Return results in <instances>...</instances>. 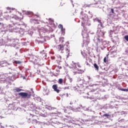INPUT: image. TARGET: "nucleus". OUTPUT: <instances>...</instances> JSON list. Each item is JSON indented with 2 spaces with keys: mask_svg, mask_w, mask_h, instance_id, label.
<instances>
[{
  "mask_svg": "<svg viewBox=\"0 0 128 128\" xmlns=\"http://www.w3.org/2000/svg\"><path fill=\"white\" fill-rule=\"evenodd\" d=\"M82 34L83 36V44L86 46L90 44V37H88V34L84 32H82Z\"/></svg>",
  "mask_w": 128,
  "mask_h": 128,
  "instance_id": "nucleus-1",
  "label": "nucleus"
},
{
  "mask_svg": "<svg viewBox=\"0 0 128 128\" xmlns=\"http://www.w3.org/2000/svg\"><path fill=\"white\" fill-rule=\"evenodd\" d=\"M90 94H92V92H90L88 93V96H90Z\"/></svg>",
  "mask_w": 128,
  "mask_h": 128,
  "instance_id": "nucleus-25",
  "label": "nucleus"
},
{
  "mask_svg": "<svg viewBox=\"0 0 128 128\" xmlns=\"http://www.w3.org/2000/svg\"><path fill=\"white\" fill-rule=\"evenodd\" d=\"M66 46H67V48H65V50L66 52V54H70V49L68 48V46L66 45Z\"/></svg>",
  "mask_w": 128,
  "mask_h": 128,
  "instance_id": "nucleus-7",
  "label": "nucleus"
},
{
  "mask_svg": "<svg viewBox=\"0 0 128 128\" xmlns=\"http://www.w3.org/2000/svg\"><path fill=\"white\" fill-rule=\"evenodd\" d=\"M58 28H60L62 30H64V26H62V24H59Z\"/></svg>",
  "mask_w": 128,
  "mask_h": 128,
  "instance_id": "nucleus-11",
  "label": "nucleus"
},
{
  "mask_svg": "<svg viewBox=\"0 0 128 128\" xmlns=\"http://www.w3.org/2000/svg\"><path fill=\"white\" fill-rule=\"evenodd\" d=\"M66 44L64 45L60 44L58 46V48L59 50H62H62H64V48H66Z\"/></svg>",
  "mask_w": 128,
  "mask_h": 128,
  "instance_id": "nucleus-5",
  "label": "nucleus"
},
{
  "mask_svg": "<svg viewBox=\"0 0 128 128\" xmlns=\"http://www.w3.org/2000/svg\"><path fill=\"white\" fill-rule=\"evenodd\" d=\"M82 26L83 28H84V24L82 23Z\"/></svg>",
  "mask_w": 128,
  "mask_h": 128,
  "instance_id": "nucleus-21",
  "label": "nucleus"
},
{
  "mask_svg": "<svg viewBox=\"0 0 128 128\" xmlns=\"http://www.w3.org/2000/svg\"><path fill=\"white\" fill-rule=\"evenodd\" d=\"M107 56H108V54L107 55Z\"/></svg>",
  "mask_w": 128,
  "mask_h": 128,
  "instance_id": "nucleus-30",
  "label": "nucleus"
},
{
  "mask_svg": "<svg viewBox=\"0 0 128 128\" xmlns=\"http://www.w3.org/2000/svg\"><path fill=\"white\" fill-rule=\"evenodd\" d=\"M86 6H90V5H88H88H86Z\"/></svg>",
  "mask_w": 128,
  "mask_h": 128,
  "instance_id": "nucleus-26",
  "label": "nucleus"
},
{
  "mask_svg": "<svg viewBox=\"0 0 128 128\" xmlns=\"http://www.w3.org/2000/svg\"><path fill=\"white\" fill-rule=\"evenodd\" d=\"M58 68H59V70H60V68H62V67L58 66Z\"/></svg>",
  "mask_w": 128,
  "mask_h": 128,
  "instance_id": "nucleus-23",
  "label": "nucleus"
},
{
  "mask_svg": "<svg viewBox=\"0 0 128 128\" xmlns=\"http://www.w3.org/2000/svg\"><path fill=\"white\" fill-rule=\"evenodd\" d=\"M111 12H112V14H114V8H112V9H111Z\"/></svg>",
  "mask_w": 128,
  "mask_h": 128,
  "instance_id": "nucleus-18",
  "label": "nucleus"
},
{
  "mask_svg": "<svg viewBox=\"0 0 128 128\" xmlns=\"http://www.w3.org/2000/svg\"><path fill=\"white\" fill-rule=\"evenodd\" d=\"M48 108L49 110H54V108L52 107L48 106Z\"/></svg>",
  "mask_w": 128,
  "mask_h": 128,
  "instance_id": "nucleus-14",
  "label": "nucleus"
},
{
  "mask_svg": "<svg viewBox=\"0 0 128 128\" xmlns=\"http://www.w3.org/2000/svg\"><path fill=\"white\" fill-rule=\"evenodd\" d=\"M70 82H72V78H70Z\"/></svg>",
  "mask_w": 128,
  "mask_h": 128,
  "instance_id": "nucleus-20",
  "label": "nucleus"
},
{
  "mask_svg": "<svg viewBox=\"0 0 128 128\" xmlns=\"http://www.w3.org/2000/svg\"><path fill=\"white\" fill-rule=\"evenodd\" d=\"M60 42H64V38H60Z\"/></svg>",
  "mask_w": 128,
  "mask_h": 128,
  "instance_id": "nucleus-17",
  "label": "nucleus"
},
{
  "mask_svg": "<svg viewBox=\"0 0 128 128\" xmlns=\"http://www.w3.org/2000/svg\"><path fill=\"white\" fill-rule=\"evenodd\" d=\"M14 90H15V92H22V90H24L19 88H16V89H14Z\"/></svg>",
  "mask_w": 128,
  "mask_h": 128,
  "instance_id": "nucleus-6",
  "label": "nucleus"
},
{
  "mask_svg": "<svg viewBox=\"0 0 128 128\" xmlns=\"http://www.w3.org/2000/svg\"><path fill=\"white\" fill-rule=\"evenodd\" d=\"M104 33H103V36H104Z\"/></svg>",
  "mask_w": 128,
  "mask_h": 128,
  "instance_id": "nucleus-29",
  "label": "nucleus"
},
{
  "mask_svg": "<svg viewBox=\"0 0 128 128\" xmlns=\"http://www.w3.org/2000/svg\"><path fill=\"white\" fill-rule=\"evenodd\" d=\"M18 96H20L22 98H30L32 94H30V93L21 92L18 93Z\"/></svg>",
  "mask_w": 128,
  "mask_h": 128,
  "instance_id": "nucleus-3",
  "label": "nucleus"
},
{
  "mask_svg": "<svg viewBox=\"0 0 128 128\" xmlns=\"http://www.w3.org/2000/svg\"><path fill=\"white\" fill-rule=\"evenodd\" d=\"M2 24L0 22V25Z\"/></svg>",
  "mask_w": 128,
  "mask_h": 128,
  "instance_id": "nucleus-31",
  "label": "nucleus"
},
{
  "mask_svg": "<svg viewBox=\"0 0 128 128\" xmlns=\"http://www.w3.org/2000/svg\"><path fill=\"white\" fill-rule=\"evenodd\" d=\"M34 120L35 122H36V120Z\"/></svg>",
  "mask_w": 128,
  "mask_h": 128,
  "instance_id": "nucleus-28",
  "label": "nucleus"
},
{
  "mask_svg": "<svg viewBox=\"0 0 128 128\" xmlns=\"http://www.w3.org/2000/svg\"><path fill=\"white\" fill-rule=\"evenodd\" d=\"M15 18H16L17 20H20V18H18V16H16Z\"/></svg>",
  "mask_w": 128,
  "mask_h": 128,
  "instance_id": "nucleus-22",
  "label": "nucleus"
},
{
  "mask_svg": "<svg viewBox=\"0 0 128 128\" xmlns=\"http://www.w3.org/2000/svg\"><path fill=\"white\" fill-rule=\"evenodd\" d=\"M64 82V80L62 78H60L58 80V83L60 84H62V83Z\"/></svg>",
  "mask_w": 128,
  "mask_h": 128,
  "instance_id": "nucleus-8",
  "label": "nucleus"
},
{
  "mask_svg": "<svg viewBox=\"0 0 128 128\" xmlns=\"http://www.w3.org/2000/svg\"><path fill=\"white\" fill-rule=\"evenodd\" d=\"M124 38H125L126 40L128 42V35H126L124 36Z\"/></svg>",
  "mask_w": 128,
  "mask_h": 128,
  "instance_id": "nucleus-13",
  "label": "nucleus"
},
{
  "mask_svg": "<svg viewBox=\"0 0 128 128\" xmlns=\"http://www.w3.org/2000/svg\"><path fill=\"white\" fill-rule=\"evenodd\" d=\"M30 116H32V118H34V116L32 115V114H30Z\"/></svg>",
  "mask_w": 128,
  "mask_h": 128,
  "instance_id": "nucleus-24",
  "label": "nucleus"
},
{
  "mask_svg": "<svg viewBox=\"0 0 128 128\" xmlns=\"http://www.w3.org/2000/svg\"><path fill=\"white\" fill-rule=\"evenodd\" d=\"M90 98H94V96H92V97L90 96Z\"/></svg>",
  "mask_w": 128,
  "mask_h": 128,
  "instance_id": "nucleus-27",
  "label": "nucleus"
},
{
  "mask_svg": "<svg viewBox=\"0 0 128 128\" xmlns=\"http://www.w3.org/2000/svg\"><path fill=\"white\" fill-rule=\"evenodd\" d=\"M120 90H122V92H128V89L120 88Z\"/></svg>",
  "mask_w": 128,
  "mask_h": 128,
  "instance_id": "nucleus-12",
  "label": "nucleus"
},
{
  "mask_svg": "<svg viewBox=\"0 0 128 128\" xmlns=\"http://www.w3.org/2000/svg\"><path fill=\"white\" fill-rule=\"evenodd\" d=\"M104 62L106 63V57L104 58Z\"/></svg>",
  "mask_w": 128,
  "mask_h": 128,
  "instance_id": "nucleus-19",
  "label": "nucleus"
},
{
  "mask_svg": "<svg viewBox=\"0 0 128 128\" xmlns=\"http://www.w3.org/2000/svg\"><path fill=\"white\" fill-rule=\"evenodd\" d=\"M94 68H96V70H98V71L100 69L98 66L96 64H94Z\"/></svg>",
  "mask_w": 128,
  "mask_h": 128,
  "instance_id": "nucleus-9",
  "label": "nucleus"
},
{
  "mask_svg": "<svg viewBox=\"0 0 128 128\" xmlns=\"http://www.w3.org/2000/svg\"><path fill=\"white\" fill-rule=\"evenodd\" d=\"M76 66H78V68H82V66H80V64L79 62L74 63L73 66L72 68H75V70H76V71H73L74 74H82V72H84V70H80L78 69H76Z\"/></svg>",
  "mask_w": 128,
  "mask_h": 128,
  "instance_id": "nucleus-2",
  "label": "nucleus"
},
{
  "mask_svg": "<svg viewBox=\"0 0 128 128\" xmlns=\"http://www.w3.org/2000/svg\"><path fill=\"white\" fill-rule=\"evenodd\" d=\"M52 88H53V90H54V92H57V94L60 93V90H58V85L57 84H54L52 86Z\"/></svg>",
  "mask_w": 128,
  "mask_h": 128,
  "instance_id": "nucleus-4",
  "label": "nucleus"
},
{
  "mask_svg": "<svg viewBox=\"0 0 128 128\" xmlns=\"http://www.w3.org/2000/svg\"><path fill=\"white\" fill-rule=\"evenodd\" d=\"M104 116H110V115L108 114H104Z\"/></svg>",
  "mask_w": 128,
  "mask_h": 128,
  "instance_id": "nucleus-15",
  "label": "nucleus"
},
{
  "mask_svg": "<svg viewBox=\"0 0 128 128\" xmlns=\"http://www.w3.org/2000/svg\"><path fill=\"white\" fill-rule=\"evenodd\" d=\"M14 62V64H22V62L18 60H15Z\"/></svg>",
  "mask_w": 128,
  "mask_h": 128,
  "instance_id": "nucleus-10",
  "label": "nucleus"
},
{
  "mask_svg": "<svg viewBox=\"0 0 128 128\" xmlns=\"http://www.w3.org/2000/svg\"><path fill=\"white\" fill-rule=\"evenodd\" d=\"M56 72H57V74H60V70H58V69H56Z\"/></svg>",
  "mask_w": 128,
  "mask_h": 128,
  "instance_id": "nucleus-16",
  "label": "nucleus"
}]
</instances>
